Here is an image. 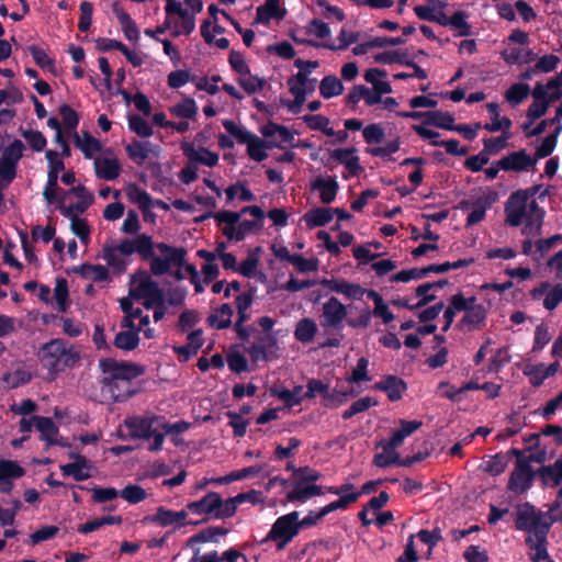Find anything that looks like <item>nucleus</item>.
<instances>
[{
	"label": "nucleus",
	"instance_id": "f257e3e1",
	"mask_svg": "<svg viewBox=\"0 0 562 562\" xmlns=\"http://www.w3.org/2000/svg\"><path fill=\"white\" fill-rule=\"evenodd\" d=\"M36 357L41 369L45 371L43 379L49 383L81 361V352L77 347L63 338H55L42 345Z\"/></svg>",
	"mask_w": 562,
	"mask_h": 562
},
{
	"label": "nucleus",
	"instance_id": "f03ea898",
	"mask_svg": "<svg viewBox=\"0 0 562 562\" xmlns=\"http://www.w3.org/2000/svg\"><path fill=\"white\" fill-rule=\"evenodd\" d=\"M125 426L128 428L132 436L148 441V450L150 452L160 450L164 441V434H161V427H164L162 417L127 418L125 419Z\"/></svg>",
	"mask_w": 562,
	"mask_h": 562
},
{
	"label": "nucleus",
	"instance_id": "7ed1b4c3",
	"mask_svg": "<svg viewBox=\"0 0 562 562\" xmlns=\"http://www.w3.org/2000/svg\"><path fill=\"white\" fill-rule=\"evenodd\" d=\"M516 529L528 532L532 538H538L540 532L548 536L552 521L546 519V514L536 510L530 503L518 505L515 518Z\"/></svg>",
	"mask_w": 562,
	"mask_h": 562
},
{
	"label": "nucleus",
	"instance_id": "20e7f679",
	"mask_svg": "<svg viewBox=\"0 0 562 562\" xmlns=\"http://www.w3.org/2000/svg\"><path fill=\"white\" fill-rule=\"evenodd\" d=\"M299 516V512H290L277 518L276 522L271 525L268 536L263 538L262 543L277 541V549L283 550L301 530Z\"/></svg>",
	"mask_w": 562,
	"mask_h": 562
},
{
	"label": "nucleus",
	"instance_id": "39448f33",
	"mask_svg": "<svg viewBox=\"0 0 562 562\" xmlns=\"http://www.w3.org/2000/svg\"><path fill=\"white\" fill-rule=\"evenodd\" d=\"M547 459H516V468L508 481V490L516 494L527 492L533 482L535 475L539 476V469L533 471L531 462H546Z\"/></svg>",
	"mask_w": 562,
	"mask_h": 562
},
{
	"label": "nucleus",
	"instance_id": "423d86ee",
	"mask_svg": "<svg viewBox=\"0 0 562 562\" xmlns=\"http://www.w3.org/2000/svg\"><path fill=\"white\" fill-rule=\"evenodd\" d=\"M473 258L469 259H459L454 262H443V263H432L425 268H412L408 270H402L391 277L392 282H408L411 280L423 279L428 276L430 272L435 273H445L451 269H459L462 267H468L473 262Z\"/></svg>",
	"mask_w": 562,
	"mask_h": 562
},
{
	"label": "nucleus",
	"instance_id": "0eeeda50",
	"mask_svg": "<svg viewBox=\"0 0 562 562\" xmlns=\"http://www.w3.org/2000/svg\"><path fill=\"white\" fill-rule=\"evenodd\" d=\"M24 150V143L18 138L13 139L3 148L0 157V178L4 182V186H8L14 180L18 164L23 157Z\"/></svg>",
	"mask_w": 562,
	"mask_h": 562
},
{
	"label": "nucleus",
	"instance_id": "6e6552de",
	"mask_svg": "<svg viewBox=\"0 0 562 562\" xmlns=\"http://www.w3.org/2000/svg\"><path fill=\"white\" fill-rule=\"evenodd\" d=\"M100 369L108 376L119 380L121 384H131V381L144 374L145 370L142 366L116 361L112 358L101 359Z\"/></svg>",
	"mask_w": 562,
	"mask_h": 562
},
{
	"label": "nucleus",
	"instance_id": "1a4fd4ad",
	"mask_svg": "<svg viewBox=\"0 0 562 562\" xmlns=\"http://www.w3.org/2000/svg\"><path fill=\"white\" fill-rule=\"evenodd\" d=\"M529 200V191L518 190L509 195L504 209L506 225L517 227L522 224L528 215Z\"/></svg>",
	"mask_w": 562,
	"mask_h": 562
},
{
	"label": "nucleus",
	"instance_id": "9d476101",
	"mask_svg": "<svg viewBox=\"0 0 562 562\" xmlns=\"http://www.w3.org/2000/svg\"><path fill=\"white\" fill-rule=\"evenodd\" d=\"M130 294L136 300L144 299L143 305L147 310H150L165 301L164 291L159 288V284L147 274V272H142L136 288L131 290Z\"/></svg>",
	"mask_w": 562,
	"mask_h": 562
},
{
	"label": "nucleus",
	"instance_id": "9b49d317",
	"mask_svg": "<svg viewBox=\"0 0 562 562\" xmlns=\"http://www.w3.org/2000/svg\"><path fill=\"white\" fill-rule=\"evenodd\" d=\"M347 314V307L336 296H330L322 306L321 327L340 329Z\"/></svg>",
	"mask_w": 562,
	"mask_h": 562
},
{
	"label": "nucleus",
	"instance_id": "f8f14e48",
	"mask_svg": "<svg viewBox=\"0 0 562 562\" xmlns=\"http://www.w3.org/2000/svg\"><path fill=\"white\" fill-rule=\"evenodd\" d=\"M539 479L546 486L557 487L562 483V459H557L553 465L539 468ZM562 506V487L558 490L557 498L551 505V512Z\"/></svg>",
	"mask_w": 562,
	"mask_h": 562
},
{
	"label": "nucleus",
	"instance_id": "ddd939ff",
	"mask_svg": "<svg viewBox=\"0 0 562 562\" xmlns=\"http://www.w3.org/2000/svg\"><path fill=\"white\" fill-rule=\"evenodd\" d=\"M537 159L527 154L525 149L509 153L502 159L495 161V165L504 171L522 172L533 169Z\"/></svg>",
	"mask_w": 562,
	"mask_h": 562
},
{
	"label": "nucleus",
	"instance_id": "4468645a",
	"mask_svg": "<svg viewBox=\"0 0 562 562\" xmlns=\"http://www.w3.org/2000/svg\"><path fill=\"white\" fill-rule=\"evenodd\" d=\"M423 425L419 420H400V428L395 429L392 437L389 440H382L381 446L383 447V451L389 454V457H400L397 453L392 456V451L401 446L404 439L411 436L414 431L420 428Z\"/></svg>",
	"mask_w": 562,
	"mask_h": 562
},
{
	"label": "nucleus",
	"instance_id": "2eb2a0df",
	"mask_svg": "<svg viewBox=\"0 0 562 562\" xmlns=\"http://www.w3.org/2000/svg\"><path fill=\"white\" fill-rule=\"evenodd\" d=\"M278 339L272 333L260 335L257 340L247 348V352L254 362L268 361L273 357V349L277 348Z\"/></svg>",
	"mask_w": 562,
	"mask_h": 562
},
{
	"label": "nucleus",
	"instance_id": "dca6fc26",
	"mask_svg": "<svg viewBox=\"0 0 562 562\" xmlns=\"http://www.w3.org/2000/svg\"><path fill=\"white\" fill-rule=\"evenodd\" d=\"M220 506L221 495L215 492H210L196 501L189 502L187 504V510L195 515L206 514L209 515L207 518L215 519Z\"/></svg>",
	"mask_w": 562,
	"mask_h": 562
},
{
	"label": "nucleus",
	"instance_id": "f3484780",
	"mask_svg": "<svg viewBox=\"0 0 562 562\" xmlns=\"http://www.w3.org/2000/svg\"><path fill=\"white\" fill-rule=\"evenodd\" d=\"M181 149L189 161L193 162L194 165L202 164L207 167H214L217 165L218 155L205 147H200L196 149L192 143L184 142L181 145Z\"/></svg>",
	"mask_w": 562,
	"mask_h": 562
},
{
	"label": "nucleus",
	"instance_id": "a211bd4d",
	"mask_svg": "<svg viewBox=\"0 0 562 562\" xmlns=\"http://www.w3.org/2000/svg\"><path fill=\"white\" fill-rule=\"evenodd\" d=\"M24 475V469L18 463L9 460L0 461V492L10 494L13 490V480Z\"/></svg>",
	"mask_w": 562,
	"mask_h": 562
},
{
	"label": "nucleus",
	"instance_id": "6ab92c4d",
	"mask_svg": "<svg viewBox=\"0 0 562 562\" xmlns=\"http://www.w3.org/2000/svg\"><path fill=\"white\" fill-rule=\"evenodd\" d=\"M101 392L109 395L114 402H123L130 398L134 391L131 390V384H121L119 380L105 375L101 379Z\"/></svg>",
	"mask_w": 562,
	"mask_h": 562
},
{
	"label": "nucleus",
	"instance_id": "aec40b11",
	"mask_svg": "<svg viewBox=\"0 0 562 562\" xmlns=\"http://www.w3.org/2000/svg\"><path fill=\"white\" fill-rule=\"evenodd\" d=\"M544 211L539 206L536 200H531L528 207V215L525 220V226L521 229L522 235L539 236L543 224Z\"/></svg>",
	"mask_w": 562,
	"mask_h": 562
},
{
	"label": "nucleus",
	"instance_id": "412c9836",
	"mask_svg": "<svg viewBox=\"0 0 562 562\" xmlns=\"http://www.w3.org/2000/svg\"><path fill=\"white\" fill-rule=\"evenodd\" d=\"M326 494L325 487L313 483H294L291 491L286 493V499L292 503H305L314 496Z\"/></svg>",
	"mask_w": 562,
	"mask_h": 562
},
{
	"label": "nucleus",
	"instance_id": "4be33fe9",
	"mask_svg": "<svg viewBox=\"0 0 562 562\" xmlns=\"http://www.w3.org/2000/svg\"><path fill=\"white\" fill-rule=\"evenodd\" d=\"M374 389L385 392L389 400L395 402L402 398L407 385L403 379L396 375H386L374 384Z\"/></svg>",
	"mask_w": 562,
	"mask_h": 562
},
{
	"label": "nucleus",
	"instance_id": "5701e85b",
	"mask_svg": "<svg viewBox=\"0 0 562 562\" xmlns=\"http://www.w3.org/2000/svg\"><path fill=\"white\" fill-rule=\"evenodd\" d=\"M548 92L544 91L542 83H537L532 90V97L535 101L529 105L527 111L528 120L535 122L536 120L543 116L549 109V101H547Z\"/></svg>",
	"mask_w": 562,
	"mask_h": 562
},
{
	"label": "nucleus",
	"instance_id": "b1692460",
	"mask_svg": "<svg viewBox=\"0 0 562 562\" xmlns=\"http://www.w3.org/2000/svg\"><path fill=\"white\" fill-rule=\"evenodd\" d=\"M94 169L98 178L112 181L121 172V166L116 158L102 157L94 160Z\"/></svg>",
	"mask_w": 562,
	"mask_h": 562
},
{
	"label": "nucleus",
	"instance_id": "393cba45",
	"mask_svg": "<svg viewBox=\"0 0 562 562\" xmlns=\"http://www.w3.org/2000/svg\"><path fill=\"white\" fill-rule=\"evenodd\" d=\"M312 190L319 191L321 201L324 204H329L335 200L339 190V184L335 178L325 179L323 177H318L312 183Z\"/></svg>",
	"mask_w": 562,
	"mask_h": 562
},
{
	"label": "nucleus",
	"instance_id": "a878e982",
	"mask_svg": "<svg viewBox=\"0 0 562 562\" xmlns=\"http://www.w3.org/2000/svg\"><path fill=\"white\" fill-rule=\"evenodd\" d=\"M59 469L61 475L72 476L76 482L87 481L91 476L88 459H75V462L60 465Z\"/></svg>",
	"mask_w": 562,
	"mask_h": 562
},
{
	"label": "nucleus",
	"instance_id": "bb28decb",
	"mask_svg": "<svg viewBox=\"0 0 562 562\" xmlns=\"http://www.w3.org/2000/svg\"><path fill=\"white\" fill-rule=\"evenodd\" d=\"M487 316V310L483 305L468 308L465 315L461 318L459 326L469 331L481 328Z\"/></svg>",
	"mask_w": 562,
	"mask_h": 562
},
{
	"label": "nucleus",
	"instance_id": "cd10ccee",
	"mask_svg": "<svg viewBox=\"0 0 562 562\" xmlns=\"http://www.w3.org/2000/svg\"><path fill=\"white\" fill-rule=\"evenodd\" d=\"M525 543L528 548H530L531 551H533L530 558L532 562H547L550 560L547 550L548 536H544L542 531H540L538 538H532L531 535L527 536L525 539Z\"/></svg>",
	"mask_w": 562,
	"mask_h": 562
},
{
	"label": "nucleus",
	"instance_id": "c85d7f7f",
	"mask_svg": "<svg viewBox=\"0 0 562 562\" xmlns=\"http://www.w3.org/2000/svg\"><path fill=\"white\" fill-rule=\"evenodd\" d=\"M285 14L286 10L279 7V0H267L265 5L257 9L256 21L266 23L270 19L282 20Z\"/></svg>",
	"mask_w": 562,
	"mask_h": 562
},
{
	"label": "nucleus",
	"instance_id": "c756f323",
	"mask_svg": "<svg viewBox=\"0 0 562 562\" xmlns=\"http://www.w3.org/2000/svg\"><path fill=\"white\" fill-rule=\"evenodd\" d=\"M34 427L40 432L41 439L45 440L48 445L56 443L55 437L58 435V429L49 417L33 416Z\"/></svg>",
	"mask_w": 562,
	"mask_h": 562
},
{
	"label": "nucleus",
	"instance_id": "7c9ffc66",
	"mask_svg": "<svg viewBox=\"0 0 562 562\" xmlns=\"http://www.w3.org/2000/svg\"><path fill=\"white\" fill-rule=\"evenodd\" d=\"M229 532V529H226L222 526H211L206 529L199 531L196 535L188 538L187 546H193L195 543H217V536H225Z\"/></svg>",
	"mask_w": 562,
	"mask_h": 562
},
{
	"label": "nucleus",
	"instance_id": "2f4dec72",
	"mask_svg": "<svg viewBox=\"0 0 562 562\" xmlns=\"http://www.w3.org/2000/svg\"><path fill=\"white\" fill-rule=\"evenodd\" d=\"M233 308L229 304H222L215 313L206 318V323L215 329H225L232 325Z\"/></svg>",
	"mask_w": 562,
	"mask_h": 562
},
{
	"label": "nucleus",
	"instance_id": "473e14b6",
	"mask_svg": "<svg viewBox=\"0 0 562 562\" xmlns=\"http://www.w3.org/2000/svg\"><path fill=\"white\" fill-rule=\"evenodd\" d=\"M72 271L94 282H102L109 279V270L101 265L82 263L75 267Z\"/></svg>",
	"mask_w": 562,
	"mask_h": 562
},
{
	"label": "nucleus",
	"instance_id": "72a5a7b5",
	"mask_svg": "<svg viewBox=\"0 0 562 562\" xmlns=\"http://www.w3.org/2000/svg\"><path fill=\"white\" fill-rule=\"evenodd\" d=\"M75 145L80 148L86 158H92L95 153L102 149L101 143L88 132H82V135L76 133Z\"/></svg>",
	"mask_w": 562,
	"mask_h": 562
},
{
	"label": "nucleus",
	"instance_id": "f704fd0d",
	"mask_svg": "<svg viewBox=\"0 0 562 562\" xmlns=\"http://www.w3.org/2000/svg\"><path fill=\"white\" fill-rule=\"evenodd\" d=\"M317 333V325L314 319L305 317L296 323L294 337L302 344L311 342Z\"/></svg>",
	"mask_w": 562,
	"mask_h": 562
},
{
	"label": "nucleus",
	"instance_id": "c9c22d12",
	"mask_svg": "<svg viewBox=\"0 0 562 562\" xmlns=\"http://www.w3.org/2000/svg\"><path fill=\"white\" fill-rule=\"evenodd\" d=\"M333 220V209L316 207L304 215L308 228L321 227Z\"/></svg>",
	"mask_w": 562,
	"mask_h": 562
},
{
	"label": "nucleus",
	"instance_id": "e433bc0d",
	"mask_svg": "<svg viewBox=\"0 0 562 562\" xmlns=\"http://www.w3.org/2000/svg\"><path fill=\"white\" fill-rule=\"evenodd\" d=\"M502 57L508 64H529L536 60L537 54H535L531 49L514 47L503 50Z\"/></svg>",
	"mask_w": 562,
	"mask_h": 562
},
{
	"label": "nucleus",
	"instance_id": "4c0bfd02",
	"mask_svg": "<svg viewBox=\"0 0 562 562\" xmlns=\"http://www.w3.org/2000/svg\"><path fill=\"white\" fill-rule=\"evenodd\" d=\"M140 328L137 327L135 330H123L116 334L114 338V346L117 349L124 351H131L138 346L139 342V333Z\"/></svg>",
	"mask_w": 562,
	"mask_h": 562
},
{
	"label": "nucleus",
	"instance_id": "58836bf2",
	"mask_svg": "<svg viewBox=\"0 0 562 562\" xmlns=\"http://www.w3.org/2000/svg\"><path fill=\"white\" fill-rule=\"evenodd\" d=\"M454 117L449 112L427 111L424 123L439 128L451 131Z\"/></svg>",
	"mask_w": 562,
	"mask_h": 562
},
{
	"label": "nucleus",
	"instance_id": "ea45409f",
	"mask_svg": "<svg viewBox=\"0 0 562 562\" xmlns=\"http://www.w3.org/2000/svg\"><path fill=\"white\" fill-rule=\"evenodd\" d=\"M342 82L334 75L324 77L319 83V93L324 99H330L333 97L339 95L342 93Z\"/></svg>",
	"mask_w": 562,
	"mask_h": 562
},
{
	"label": "nucleus",
	"instance_id": "a19ab883",
	"mask_svg": "<svg viewBox=\"0 0 562 562\" xmlns=\"http://www.w3.org/2000/svg\"><path fill=\"white\" fill-rule=\"evenodd\" d=\"M150 147L149 142L134 140L125 147V150L132 160L140 165L149 157Z\"/></svg>",
	"mask_w": 562,
	"mask_h": 562
},
{
	"label": "nucleus",
	"instance_id": "79ce46f5",
	"mask_svg": "<svg viewBox=\"0 0 562 562\" xmlns=\"http://www.w3.org/2000/svg\"><path fill=\"white\" fill-rule=\"evenodd\" d=\"M169 112L180 119H194L198 114V105L192 98H184L181 102L172 105Z\"/></svg>",
	"mask_w": 562,
	"mask_h": 562
},
{
	"label": "nucleus",
	"instance_id": "37998d69",
	"mask_svg": "<svg viewBox=\"0 0 562 562\" xmlns=\"http://www.w3.org/2000/svg\"><path fill=\"white\" fill-rule=\"evenodd\" d=\"M64 169V162H60V165L56 162L55 166H52V168L48 170L47 183L43 192V196L48 203H52L56 199L58 173Z\"/></svg>",
	"mask_w": 562,
	"mask_h": 562
},
{
	"label": "nucleus",
	"instance_id": "c03bdc74",
	"mask_svg": "<svg viewBox=\"0 0 562 562\" xmlns=\"http://www.w3.org/2000/svg\"><path fill=\"white\" fill-rule=\"evenodd\" d=\"M157 249L165 256L166 260L168 261L169 266L176 265V266H183L187 250L182 247L175 248L171 247L165 243L157 244Z\"/></svg>",
	"mask_w": 562,
	"mask_h": 562
},
{
	"label": "nucleus",
	"instance_id": "a18cd8bd",
	"mask_svg": "<svg viewBox=\"0 0 562 562\" xmlns=\"http://www.w3.org/2000/svg\"><path fill=\"white\" fill-rule=\"evenodd\" d=\"M261 471V468L259 467H249L244 468L238 471H233L224 476H220L217 479H212L210 482H215L217 484H229L233 482L245 480L248 476H254L259 474Z\"/></svg>",
	"mask_w": 562,
	"mask_h": 562
},
{
	"label": "nucleus",
	"instance_id": "49530a36",
	"mask_svg": "<svg viewBox=\"0 0 562 562\" xmlns=\"http://www.w3.org/2000/svg\"><path fill=\"white\" fill-rule=\"evenodd\" d=\"M262 251L261 247H256L254 250L248 252V256L245 260L241 261L240 266L237 267V272L243 274L246 278H251L255 276L257 267L259 265L258 255Z\"/></svg>",
	"mask_w": 562,
	"mask_h": 562
},
{
	"label": "nucleus",
	"instance_id": "de8ad7c7",
	"mask_svg": "<svg viewBox=\"0 0 562 562\" xmlns=\"http://www.w3.org/2000/svg\"><path fill=\"white\" fill-rule=\"evenodd\" d=\"M120 497L132 505L139 504L146 499V492L139 485L128 484L119 491Z\"/></svg>",
	"mask_w": 562,
	"mask_h": 562
},
{
	"label": "nucleus",
	"instance_id": "09e8293b",
	"mask_svg": "<svg viewBox=\"0 0 562 562\" xmlns=\"http://www.w3.org/2000/svg\"><path fill=\"white\" fill-rule=\"evenodd\" d=\"M19 132L33 150L42 151L46 147L47 140L42 132L24 130L22 127L19 130Z\"/></svg>",
	"mask_w": 562,
	"mask_h": 562
},
{
	"label": "nucleus",
	"instance_id": "8fccbe9b",
	"mask_svg": "<svg viewBox=\"0 0 562 562\" xmlns=\"http://www.w3.org/2000/svg\"><path fill=\"white\" fill-rule=\"evenodd\" d=\"M145 521L157 524L158 526H172L177 524L173 518V510L165 506H158L156 513L144 518Z\"/></svg>",
	"mask_w": 562,
	"mask_h": 562
},
{
	"label": "nucleus",
	"instance_id": "3c124183",
	"mask_svg": "<svg viewBox=\"0 0 562 562\" xmlns=\"http://www.w3.org/2000/svg\"><path fill=\"white\" fill-rule=\"evenodd\" d=\"M310 69L305 71H299L296 75L290 77L288 82H292L293 85H299V88L304 91V95L312 93L316 87V79L308 78Z\"/></svg>",
	"mask_w": 562,
	"mask_h": 562
},
{
	"label": "nucleus",
	"instance_id": "603ef678",
	"mask_svg": "<svg viewBox=\"0 0 562 562\" xmlns=\"http://www.w3.org/2000/svg\"><path fill=\"white\" fill-rule=\"evenodd\" d=\"M323 474L315 469L304 467L293 469L292 477L294 483H314L321 480Z\"/></svg>",
	"mask_w": 562,
	"mask_h": 562
},
{
	"label": "nucleus",
	"instance_id": "864d4df0",
	"mask_svg": "<svg viewBox=\"0 0 562 562\" xmlns=\"http://www.w3.org/2000/svg\"><path fill=\"white\" fill-rule=\"evenodd\" d=\"M223 126L240 144L248 145L256 137V135L251 134L250 132L237 126L232 120H224Z\"/></svg>",
	"mask_w": 562,
	"mask_h": 562
},
{
	"label": "nucleus",
	"instance_id": "5fc2aeb1",
	"mask_svg": "<svg viewBox=\"0 0 562 562\" xmlns=\"http://www.w3.org/2000/svg\"><path fill=\"white\" fill-rule=\"evenodd\" d=\"M127 195L133 202L137 203L142 210L149 209L153 203L150 195L136 184H132L127 188Z\"/></svg>",
	"mask_w": 562,
	"mask_h": 562
},
{
	"label": "nucleus",
	"instance_id": "6e6d98bb",
	"mask_svg": "<svg viewBox=\"0 0 562 562\" xmlns=\"http://www.w3.org/2000/svg\"><path fill=\"white\" fill-rule=\"evenodd\" d=\"M237 82L248 94H254L262 90L266 83L265 79L258 76H252L250 72L246 76H239Z\"/></svg>",
	"mask_w": 562,
	"mask_h": 562
},
{
	"label": "nucleus",
	"instance_id": "4d7b16f0",
	"mask_svg": "<svg viewBox=\"0 0 562 562\" xmlns=\"http://www.w3.org/2000/svg\"><path fill=\"white\" fill-rule=\"evenodd\" d=\"M135 252L142 256L143 259H149L154 256V243L148 235H138L134 238Z\"/></svg>",
	"mask_w": 562,
	"mask_h": 562
},
{
	"label": "nucleus",
	"instance_id": "13d9d810",
	"mask_svg": "<svg viewBox=\"0 0 562 562\" xmlns=\"http://www.w3.org/2000/svg\"><path fill=\"white\" fill-rule=\"evenodd\" d=\"M561 130L562 125L558 126L553 134H550L547 137H544L541 145L536 149L533 158L538 160L539 158H544L552 154L557 145L558 134L561 132Z\"/></svg>",
	"mask_w": 562,
	"mask_h": 562
},
{
	"label": "nucleus",
	"instance_id": "bf43d9fd",
	"mask_svg": "<svg viewBox=\"0 0 562 562\" xmlns=\"http://www.w3.org/2000/svg\"><path fill=\"white\" fill-rule=\"evenodd\" d=\"M378 402L372 397L366 396L357 400L351 406L342 414L344 419H349L355 415L368 411L371 406H375Z\"/></svg>",
	"mask_w": 562,
	"mask_h": 562
},
{
	"label": "nucleus",
	"instance_id": "052dcab7",
	"mask_svg": "<svg viewBox=\"0 0 562 562\" xmlns=\"http://www.w3.org/2000/svg\"><path fill=\"white\" fill-rule=\"evenodd\" d=\"M529 94V86L525 83H514L506 91L505 98L513 105H517L522 102Z\"/></svg>",
	"mask_w": 562,
	"mask_h": 562
},
{
	"label": "nucleus",
	"instance_id": "680f3d73",
	"mask_svg": "<svg viewBox=\"0 0 562 562\" xmlns=\"http://www.w3.org/2000/svg\"><path fill=\"white\" fill-rule=\"evenodd\" d=\"M128 127L140 137H150L154 134L151 126L137 114L128 117Z\"/></svg>",
	"mask_w": 562,
	"mask_h": 562
},
{
	"label": "nucleus",
	"instance_id": "e2e57ef3",
	"mask_svg": "<svg viewBox=\"0 0 562 562\" xmlns=\"http://www.w3.org/2000/svg\"><path fill=\"white\" fill-rule=\"evenodd\" d=\"M449 25L458 30V36H469L472 34L471 25L465 21V13L457 11L449 18Z\"/></svg>",
	"mask_w": 562,
	"mask_h": 562
},
{
	"label": "nucleus",
	"instance_id": "0e129e2a",
	"mask_svg": "<svg viewBox=\"0 0 562 562\" xmlns=\"http://www.w3.org/2000/svg\"><path fill=\"white\" fill-rule=\"evenodd\" d=\"M375 63L379 64H402L406 65L408 58L406 53L400 50H387L379 53L374 56Z\"/></svg>",
	"mask_w": 562,
	"mask_h": 562
},
{
	"label": "nucleus",
	"instance_id": "69168bd1",
	"mask_svg": "<svg viewBox=\"0 0 562 562\" xmlns=\"http://www.w3.org/2000/svg\"><path fill=\"white\" fill-rule=\"evenodd\" d=\"M54 296L58 304V310L65 312L67 308L66 302L68 299V283L65 278H57L54 289Z\"/></svg>",
	"mask_w": 562,
	"mask_h": 562
},
{
	"label": "nucleus",
	"instance_id": "338daca9",
	"mask_svg": "<svg viewBox=\"0 0 562 562\" xmlns=\"http://www.w3.org/2000/svg\"><path fill=\"white\" fill-rule=\"evenodd\" d=\"M266 147H268V142L266 143L256 136L247 147L249 157L257 162L265 160L268 157L267 153L265 151Z\"/></svg>",
	"mask_w": 562,
	"mask_h": 562
},
{
	"label": "nucleus",
	"instance_id": "774afa93",
	"mask_svg": "<svg viewBox=\"0 0 562 562\" xmlns=\"http://www.w3.org/2000/svg\"><path fill=\"white\" fill-rule=\"evenodd\" d=\"M562 302V284L550 288L544 300L543 307L548 311L554 310Z\"/></svg>",
	"mask_w": 562,
	"mask_h": 562
}]
</instances>
